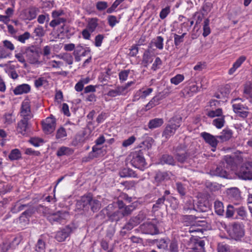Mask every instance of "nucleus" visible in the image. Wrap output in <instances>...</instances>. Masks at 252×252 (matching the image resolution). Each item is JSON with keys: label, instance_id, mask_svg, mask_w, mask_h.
<instances>
[{"label": "nucleus", "instance_id": "f257e3e1", "mask_svg": "<svg viewBox=\"0 0 252 252\" xmlns=\"http://www.w3.org/2000/svg\"><path fill=\"white\" fill-rule=\"evenodd\" d=\"M182 120V118L180 115H176L172 117L165 127L162 133V136L168 139L173 135L176 130L180 126Z\"/></svg>", "mask_w": 252, "mask_h": 252}, {"label": "nucleus", "instance_id": "f03ea898", "mask_svg": "<svg viewBox=\"0 0 252 252\" xmlns=\"http://www.w3.org/2000/svg\"><path fill=\"white\" fill-rule=\"evenodd\" d=\"M174 155L175 160L182 164L189 162L190 159V154L185 144H179L174 148Z\"/></svg>", "mask_w": 252, "mask_h": 252}, {"label": "nucleus", "instance_id": "7ed1b4c3", "mask_svg": "<svg viewBox=\"0 0 252 252\" xmlns=\"http://www.w3.org/2000/svg\"><path fill=\"white\" fill-rule=\"evenodd\" d=\"M79 203L82 206V209H87L90 206L93 212L98 211L101 207L100 202L96 199H93L91 195L83 196Z\"/></svg>", "mask_w": 252, "mask_h": 252}, {"label": "nucleus", "instance_id": "20e7f679", "mask_svg": "<svg viewBox=\"0 0 252 252\" xmlns=\"http://www.w3.org/2000/svg\"><path fill=\"white\" fill-rule=\"evenodd\" d=\"M236 175L239 179L244 180H252V162L244 163L237 172Z\"/></svg>", "mask_w": 252, "mask_h": 252}, {"label": "nucleus", "instance_id": "39448f33", "mask_svg": "<svg viewBox=\"0 0 252 252\" xmlns=\"http://www.w3.org/2000/svg\"><path fill=\"white\" fill-rule=\"evenodd\" d=\"M132 157L130 161L132 165L143 170L146 165V162L143 152L141 150L135 152L132 154Z\"/></svg>", "mask_w": 252, "mask_h": 252}, {"label": "nucleus", "instance_id": "423d86ee", "mask_svg": "<svg viewBox=\"0 0 252 252\" xmlns=\"http://www.w3.org/2000/svg\"><path fill=\"white\" fill-rule=\"evenodd\" d=\"M69 216L68 213L64 211H58L55 213L49 214L47 219L52 224L63 223Z\"/></svg>", "mask_w": 252, "mask_h": 252}, {"label": "nucleus", "instance_id": "0eeeda50", "mask_svg": "<svg viewBox=\"0 0 252 252\" xmlns=\"http://www.w3.org/2000/svg\"><path fill=\"white\" fill-rule=\"evenodd\" d=\"M229 233L232 239L240 240L245 235L244 226L239 223H234L232 225Z\"/></svg>", "mask_w": 252, "mask_h": 252}, {"label": "nucleus", "instance_id": "6e6552de", "mask_svg": "<svg viewBox=\"0 0 252 252\" xmlns=\"http://www.w3.org/2000/svg\"><path fill=\"white\" fill-rule=\"evenodd\" d=\"M24 53L26 55L28 61L31 64H34L38 62L39 54L38 48L34 46L26 47Z\"/></svg>", "mask_w": 252, "mask_h": 252}, {"label": "nucleus", "instance_id": "1a4fd4ad", "mask_svg": "<svg viewBox=\"0 0 252 252\" xmlns=\"http://www.w3.org/2000/svg\"><path fill=\"white\" fill-rule=\"evenodd\" d=\"M209 174L212 176H217L223 178H228V173L224 168V163L220 162L219 164L213 166Z\"/></svg>", "mask_w": 252, "mask_h": 252}, {"label": "nucleus", "instance_id": "9d476101", "mask_svg": "<svg viewBox=\"0 0 252 252\" xmlns=\"http://www.w3.org/2000/svg\"><path fill=\"white\" fill-rule=\"evenodd\" d=\"M113 208V205L112 204L108 205L106 208L107 211L106 214L110 221L117 222L124 218V217L121 210H116L114 212H112L111 210Z\"/></svg>", "mask_w": 252, "mask_h": 252}, {"label": "nucleus", "instance_id": "9b49d317", "mask_svg": "<svg viewBox=\"0 0 252 252\" xmlns=\"http://www.w3.org/2000/svg\"><path fill=\"white\" fill-rule=\"evenodd\" d=\"M239 99H235L232 100V107L234 112L237 114L239 116L242 118H246L248 115V107L238 102Z\"/></svg>", "mask_w": 252, "mask_h": 252}, {"label": "nucleus", "instance_id": "f8f14e48", "mask_svg": "<svg viewBox=\"0 0 252 252\" xmlns=\"http://www.w3.org/2000/svg\"><path fill=\"white\" fill-rule=\"evenodd\" d=\"M20 116L22 119L30 120L33 117L31 110L30 102L29 99H25L22 103Z\"/></svg>", "mask_w": 252, "mask_h": 252}, {"label": "nucleus", "instance_id": "ddd939ff", "mask_svg": "<svg viewBox=\"0 0 252 252\" xmlns=\"http://www.w3.org/2000/svg\"><path fill=\"white\" fill-rule=\"evenodd\" d=\"M56 125L55 118L48 117L42 123L43 130L47 134H51L55 130Z\"/></svg>", "mask_w": 252, "mask_h": 252}, {"label": "nucleus", "instance_id": "4468645a", "mask_svg": "<svg viewBox=\"0 0 252 252\" xmlns=\"http://www.w3.org/2000/svg\"><path fill=\"white\" fill-rule=\"evenodd\" d=\"M201 136L205 142L212 147V151L215 152L219 143V141L217 140V136H215L206 132H202Z\"/></svg>", "mask_w": 252, "mask_h": 252}, {"label": "nucleus", "instance_id": "2eb2a0df", "mask_svg": "<svg viewBox=\"0 0 252 252\" xmlns=\"http://www.w3.org/2000/svg\"><path fill=\"white\" fill-rule=\"evenodd\" d=\"M73 231L72 228L69 225L66 226L64 228L58 231L55 236V238L58 242L64 241Z\"/></svg>", "mask_w": 252, "mask_h": 252}, {"label": "nucleus", "instance_id": "dca6fc26", "mask_svg": "<svg viewBox=\"0 0 252 252\" xmlns=\"http://www.w3.org/2000/svg\"><path fill=\"white\" fill-rule=\"evenodd\" d=\"M29 120L22 119L17 123L16 130L18 133L23 135H27L29 131L31 125Z\"/></svg>", "mask_w": 252, "mask_h": 252}, {"label": "nucleus", "instance_id": "f3484780", "mask_svg": "<svg viewBox=\"0 0 252 252\" xmlns=\"http://www.w3.org/2000/svg\"><path fill=\"white\" fill-rule=\"evenodd\" d=\"M90 52L89 48L84 47L80 45H78L75 48L73 55L76 62H79L81 60V57H85Z\"/></svg>", "mask_w": 252, "mask_h": 252}, {"label": "nucleus", "instance_id": "a211bd4d", "mask_svg": "<svg viewBox=\"0 0 252 252\" xmlns=\"http://www.w3.org/2000/svg\"><path fill=\"white\" fill-rule=\"evenodd\" d=\"M200 90L199 87L196 85H192L189 86L185 87L182 91L181 93L185 97H190L194 94L197 93Z\"/></svg>", "mask_w": 252, "mask_h": 252}, {"label": "nucleus", "instance_id": "6ab92c4d", "mask_svg": "<svg viewBox=\"0 0 252 252\" xmlns=\"http://www.w3.org/2000/svg\"><path fill=\"white\" fill-rule=\"evenodd\" d=\"M170 179L169 174L167 172L158 171L154 177L155 183L158 186L162 182Z\"/></svg>", "mask_w": 252, "mask_h": 252}, {"label": "nucleus", "instance_id": "aec40b11", "mask_svg": "<svg viewBox=\"0 0 252 252\" xmlns=\"http://www.w3.org/2000/svg\"><path fill=\"white\" fill-rule=\"evenodd\" d=\"M151 48V46H149V49L144 53L143 55L141 64L145 67H147L148 65L152 63L153 61V56L150 49Z\"/></svg>", "mask_w": 252, "mask_h": 252}, {"label": "nucleus", "instance_id": "412c9836", "mask_svg": "<svg viewBox=\"0 0 252 252\" xmlns=\"http://www.w3.org/2000/svg\"><path fill=\"white\" fill-rule=\"evenodd\" d=\"M186 208L193 210L197 212H205L209 210L210 207L208 202L206 203L202 202H198L196 206L193 205L191 207H186Z\"/></svg>", "mask_w": 252, "mask_h": 252}, {"label": "nucleus", "instance_id": "4be33fe9", "mask_svg": "<svg viewBox=\"0 0 252 252\" xmlns=\"http://www.w3.org/2000/svg\"><path fill=\"white\" fill-rule=\"evenodd\" d=\"M146 230H144V233L151 235H156L159 233V230L156 224L149 222L145 224Z\"/></svg>", "mask_w": 252, "mask_h": 252}, {"label": "nucleus", "instance_id": "5701e85b", "mask_svg": "<svg viewBox=\"0 0 252 252\" xmlns=\"http://www.w3.org/2000/svg\"><path fill=\"white\" fill-rule=\"evenodd\" d=\"M31 90V87L27 84H23L17 86L13 92L15 94L18 95L23 94H27Z\"/></svg>", "mask_w": 252, "mask_h": 252}, {"label": "nucleus", "instance_id": "b1692460", "mask_svg": "<svg viewBox=\"0 0 252 252\" xmlns=\"http://www.w3.org/2000/svg\"><path fill=\"white\" fill-rule=\"evenodd\" d=\"M233 132L229 128L224 129L220 133V135L217 136V138L220 139L221 142L228 141L232 136Z\"/></svg>", "mask_w": 252, "mask_h": 252}, {"label": "nucleus", "instance_id": "393cba45", "mask_svg": "<svg viewBox=\"0 0 252 252\" xmlns=\"http://www.w3.org/2000/svg\"><path fill=\"white\" fill-rule=\"evenodd\" d=\"M160 162L162 164H166L172 166L176 165V160L173 157L168 154H164L160 159Z\"/></svg>", "mask_w": 252, "mask_h": 252}, {"label": "nucleus", "instance_id": "a878e982", "mask_svg": "<svg viewBox=\"0 0 252 252\" xmlns=\"http://www.w3.org/2000/svg\"><path fill=\"white\" fill-rule=\"evenodd\" d=\"M222 162L224 163V167L226 164V168H230L231 170L235 168L236 165L234 157L229 155L224 156L223 158V161Z\"/></svg>", "mask_w": 252, "mask_h": 252}, {"label": "nucleus", "instance_id": "bb28decb", "mask_svg": "<svg viewBox=\"0 0 252 252\" xmlns=\"http://www.w3.org/2000/svg\"><path fill=\"white\" fill-rule=\"evenodd\" d=\"M245 56H242L240 57L236 61L233 63V66L229 70L228 73L231 75L234 73L236 70L239 67L242 63L246 60Z\"/></svg>", "mask_w": 252, "mask_h": 252}, {"label": "nucleus", "instance_id": "cd10ccee", "mask_svg": "<svg viewBox=\"0 0 252 252\" xmlns=\"http://www.w3.org/2000/svg\"><path fill=\"white\" fill-rule=\"evenodd\" d=\"M153 91V89L148 88L145 90H140L136 92L134 96V100H138L140 98H145L149 95Z\"/></svg>", "mask_w": 252, "mask_h": 252}, {"label": "nucleus", "instance_id": "c85d7f7f", "mask_svg": "<svg viewBox=\"0 0 252 252\" xmlns=\"http://www.w3.org/2000/svg\"><path fill=\"white\" fill-rule=\"evenodd\" d=\"M119 175L123 178L136 177V174L132 169L125 168L119 172Z\"/></svg>", "mask_w": 252, "mask_h": 252}, {"label": "nucleus", "instance_id": "c756f323", "mask_svg": "<svg viewBox=\"0 0 252 252\" xmlns=\"http://www.w3.org/2000/svg\"><path fill=\"white\" fill-rule=\"evenodd\" d=\"M163 124L162 119L155 118L149 121L148 127L150 129H154L160 126Z\"/></svg>", "mask_w": 252, "mask_h": 252}, {"label": "nucleus", "instance_id": "7c9ffc66", "mask_svg": "<svg viewBox=\"0 0 252 252\" xmlns=\"http://www.w3.org/2000/svg\"><path fill=\"white\" fill-rule=\"evenodd\" d=\"M73 152L74 151L72 149L63 146L59 149L57 152V155L58 157H61L63 155H70L72 154Z\"/></svg>", "mask_w": 252, "mask_h": 252}, {"label": "nucleus", "instance_id": "2f4dec72", "mask_svg": "<svg viewBox=\"0 0 252 252\" xmlns=\"http://www.w3.org/2000/svg\"><path fill=\"white\" fill-rule=\"evenodd\" d=\"M228 194L230 197L235 200H239L241 198L240 191L239 189L236 188L229 189L228 190Z\"/></svg>", "mask_w": 252, "mask_h": 252}, {"label": "nucleus", "instance_id": "473e14b6", "mask_svg": "<svg viewBox=\"0 0 252 252\" xmlns=\"http://www.w3.org/2000/svg\"><path fill=\"white\" fill-rule=\"evenodd\" d=\"M155 243L156 244L157 247L159 249L167 250L168 249V245L169 240L167 239H161L160 240H155Z\"/></svg>", "mask_w": 252, "mask_h": 252}, {"label": "nucleus", "instance_id": "72a5a7b5", "mask_svg": "<svg viewBox=\"0 0 252 252\" xmlns=\"http://www.w3.org/2000/svg\"><path fill=\"white\" fill-rule=\"evenodd\" d=\"M35 212V209L33 207L30 206V207L27 209L26 211H25L19 217L20 220H25L23 219L24 218H26L27 219L31 217Z\"/></svg>", "mask_w": 252, "mask_h": 252}, {"label": "nucleus", "instance_id": "f704fd0d", "mask_svg": "<svg viewBox=\"0 0 252 252\" xmlns=\"http://www.w3.org/2000/svg\"><path fill=\"white\" fill-rule=\"evenodd\" d=\"M29 206V204H22L19 202H17L12 207L11 211L13 213H17Z\"/></svg>", "mask_w": 252, "mask_h": 252}, {"label": "nucleus", "instance_id": "c9c22d12", "mask_svg": "<svg viewBox=\"0 0 252 252\" xmlns=\"http://www.w3.org/2000/svg\"><path fill=\"white\" fill-rule=\"evenodd\" d=\"M123 88L120 86L117 87L115 90H110L107 94V95L110 97H115L118 95H124Z\"/></svg>", "mask_w": 252, "mask_h": 252}, {"label": "nucleus", "instance_id": "e433bc0d", "mask_svg": "<svg viewBox=\"0 0 252 252\" xmlns=\"http://www.w3.org/2000/svg\"><path fill=\"white\" fill-rule=\"evenodd\" d=\"M236 213L237 214V216H236V219H240L243 220L246 219L247 217V212L244 207H240L236 208Z\"/></svg>", "mask_w": 252, "mask_h": 252}, {"label": "nucleus", "instance_id": "4c0bfd02", "mask_svg": "<svg viewBox=\"0 0 252 252\" xmlns=\"http://www.w3.org/2000/svg\"><path fill=\"white\" fill-rule=\"evenodd\" d=\"M97 21L98 19L97 18H95L91 19L89 21L86 28L88 29L91 32H94L98 26Z\"/></svg>", "mask_w": 252, "mask_h": 252}, {"label": "nucleus", "instance_id": "58836bf2", "mask_svg": "<svg viewBox=\"0 0 252 252\" xmlns=\"http://www.w3.org/2000/svg\"><path fill=\"white\" fill-rule=\"evenodd\" d=\"M215 212L219 216H222L224 213L223 203L220 201H216L214 203Z\"/></svg>", "mask_w": 252, "mask_h": 252}, {"label": "nucleus", "instance_id": "ea45409f", "mask_svg": "<svg viewBox=\"0 0 252 252\" xmlns=\"http://www.w3.org/2000/svg\"><path fill=\"white\" fill-rule=\"evenodd\" d=\"M165 198L164 196H162L159 198L155 204L153 205L152 211L156 212L158 211L161 207L163 205Z\"/></svg>", "mask_w": 252, "mask_h": 252}, {"label": "nucleus", "instance_id": "a19ab883", "mask_svg": "<svg viewBox=\"0 0 252 252\" xmlns=\"http://www.w3.org/2000/svg\"><path fill=\"white\" fill-rule=\"evenodd\" d=\"M8 158L11 160H18L21 158V153L19 150L13 149L10 153Z\"/></svg>", "mask_w": 252, "mask_h": 252}, {"label": "nucleus", "instance_id": "79ce46f5", "mask_svg": "<svg viewBox=\"0 0 252 252\" xmlns=\"http://www.w3.org/2000/svg\"><path fill=\"white\" fill-rule=\"evenodd\" d=\"M36 252H45V243L41 239H39L35 246Z\"/></svg>", "mask_w": 252, "mask_h": 252}, {"label": "nucleus", "instance_id": "37998d69", "mask_svg": "<svg viewBox=\"0 0 252 252\" xmlns=\"http://www.w3.org/2000/svg\"><path fill=\"white\" fill-rule=\"evenodd\" d=\"M204 245L205 242L203 240H199L195 243V249L189 252H205Z\"/></svg>", "mask_w": 252, "mask_h": 252}, {"label": "nucleus", "instance_id": "c03bdc74", "mask_svg": "<svg viewBox=\"0 0 252 252\" xmlns=\"http://www.w3.org/2000/svg\"><path fill=\"white\" fill-rule=\"evenodd\" d=\"M66 21V19L64 18L59 17V18H55L54 20H52L49 25L53 28L56 27L61 24H64Z\"/></svg>", "mask_w": 252, "mask_h": 252}, {"label": "nucleus", "instance_id": "a18cd8bd", "mask_svg": "<svg viewBox=\"0 0 252 252\" xmlns=\"http://www.w3.org/2000/svg\"><path fill=\"white\" fill-rule=\"evenodd\" d=\"M244 93L252 98V82H248L244 85Z\"/></svg>", "mask_w": 252, "mask_h": 252}, {"label": "nucleus", "instance_id": "49530a36", "mask_svg": "<svg viewBox=\"0 0 252 252\" xmlns=\"http://www.w3.org/2000/svg\"><path fill=\"white\" fill-rule=\"evenodd\" d=\"M224 116L215 119L213 121V124L218 128L222 127L224 126Z\"/></svg>", "mask_w": 252, "mask_h": 252}, {"label": "nucleus", "instance_id": "de8ad7c7", "mask_svg": "<svg viewBox=\"0 0 252 252\" xmlns=\"http://www.w3.org/2000/svg\"><path fill=\"white\" fill-rule=\"evenodd\" d=\"M222 111L221 108H218L215 110L209 111L206 115L210 118H214L215 117H220L222 115Z\"/></svg>", "mask_w": 252, "mask_h": 252}, {"label": "nucleus", "instance_id": "09e8293b", "mask_svg": "<svg viewBox=\"0 0 252 252\" xmlns=\"http://www.w3.org/2000/svg\"><path fill=\"white\" fill-rule=\"evenodd\" d=\"M209 20L207 18L204 21L203 25V35L204 37H206L208 36L211 32L210 28L209 27Z\"/></svg>", "mask_w": 252, "mask_h": 252}, {"label": "nucleus", "instance_id": "8fccbe9b", "mask_svg": "<svg viewBox=\"0 0 252 252\" xmlns=\"http://www.w3.org/2000/svg\"><path fill=\"white\" fill-rule=\"evenodd\" d=\"M67 136L65 129L63 127H61L56 132V138L57 139H63Z\"/></svg>", "mask_w": 252, "mask_h": 252}, {"label": "nucleus", "instance_id": "3c124183", "mask_svg": "<svg viewBox=\"0 0 252 252\" xmlns=\"http://www.w3.org/2000/svg\"><path fill=\"white\" fill-rule=\"evenodd\" d=\"M134 209L135 207L133 205H126L122 210H121V211L124 217L130 215Z\"/></svg>", "mask_w": 252, "mask_h": 252}, {"label": "nucleus", "instance_id": "603ef678", "mask_svg": "<svg viewBox=\"0 0 252 252\" xmlns=\"http://www.w3.org/2000/svg\"><path fill=\"white\" fill-rule=\"evenodd\" d=\"M184 76L182 74H177L170 79V82L172 84L175 85H178L184 80Z\"/></svg>", "mask_w": 252, "mask_h": 252}, {"label": "nucleus", "instance_id": "864d4df0", "mask_svg": "<svg viewBox=\"0 0 252 252\" xmlns=\"http://www.w3.org/2000/svg\"><path fill=\"white\" fill-rule=\"evenodd\" d=\"M187 33H183L181 35H179L176 33L174 34V44L176 46H179L181 43L184 41V37L186 35Z\"/></svg>", "mask_w": 252, "mask_h": 252}, {"label": "nucleus", "instance_id": "5fc2aeb1", "mask_svg": "<svg viewBox=\"0 0 252 252\" xmlns=\"http://www.w3.org/2000/svg\"><path fill=\"white\" fill-rule=\"evenodd\" d=\"M168 250L170 252H178V244L177 240H172L169 244V247Z\"/></svg>", "mask_w": 252, "mask_h": 252}, {"label": "nucleus", "instance_id": "6e6d98bb", "mask_svg": "<svg viewBox=\"0 0 252 252\" xmlns=\"http://www.w3.org/2000/svg\"><path fill=\"white\" fill-rule=\"evenodd\" d=\"M4 123L6 125H10L12 124L15 120L13 118L12 115L10 113H6L3 116Z\"/></svg>", "mask_w": 252, "mask_h": 252}, {"label": "nucleus", "instance_id": "4d7b16f0", "mask_svg": "<svg viewBox=\"0 0 252 252\" xmlns=\"http://www.w3.org/2000/svg\"><path fill=\"white\" fill-rule=\"evenodd\" d=\"M27 14V18L29 20H31L34 19L37 15L36 8L34 7L30 8L28 10Z\"/></svg>", "mask_w": 252, "mask_h": 252}, {"label": "nucleus", "instance_id": "13d9d810", "mask_svg": "<svg viewBox=\"0 0 252 252\" xmlns=\"http://www.w3.org/2000/svg\"><path fill=\"white\" fill-rule=\"evenodd\" d=\"M163 38L160 36H158L154 42V44L158 49L162 50L163 48Z\"/></svg>", "mask_w": 252, "mask_h": 252}, {"label": "nucleus", "instance_id": "bf43d9fd", "mask_svg": "<svg viewBox=\"0 0 252 252\" xmlns=\"http://www.w3.org/2000/svg\"><path fill=\"white\" fill-rule=\"evenodd\" d=\"M176 187L178 192L181 196H184L186 194V188L183 184L180 182H177Z\"/></svg>", "mask_w": 252, "mask_h": 252}, {"label": "nucleus", "instance_id": "052dcab7", "mask_svg": "<svg viewBox=\"0 0 252 252\" xmlns=\"http://www.w3.org/2000/svg\"><path fill=\"white\" fill-rule=\"evenodd\" d=\"M107 20L109 25L111 27H114L116 24L119 22L117 17L114 15H109L107 17Z\"/></svg>", "mask_w": 252, "mask_h": 252}, {"label": "nucleus", "instance_id": "680f3d73", "mask_svg": "<svg viewBox=\"0 0 252 252\" xmlns=\"http://www.w3.org/2000/svg\"><path fill=\"white\" fill-rule=\"evenodd\" d=\"M218 252H230L229 246L228 245L219 243L218 246Z\"/></svg>", "mask_w": 252, "mask_h": 252}, {"label": "nucleus", "instance_id": "e2e57ef3", "mask_svg": "<svg viewBox=\"0 0 252 252\" xmlns=\"http://www.w3.org/2000/svg\"><path fill=\"white\" fill-rule=\"evenodd\" d=\"M62 59L66 62L68 64H72L73 58L70 53H64L63 55Z\"/></svg>", "mask_w": 252, "mask_h": 252}, {"label": "nucleus", "instance_id": "0e129e2a", "mask_svg": "<svg viewBox=\"0 0 252 252\" xmlns=\"http://www.w3.org/2000/svg\"><path fill=\"white\" fill-rule=\"evenodd\" d=\"M235 212L236 213V208H234L232 205L229 204L227 207L226 217L227 218L232 217Z\"/></svg>", "mask_w": 252, "mask_h": 252}, {"label": "nucleus", "instance_id": "69168bd1", "mask_svg": "<svg viewBox=\"0 0 252 252\" xmlns=\"http://www.w3.org/2000/svg\"><path fill=\"white\" fill-rule=\"evenodd\" d=\"M30 33L26 32L23 34L18 36L17 38V40L21 43H25L26 40L28 39L30 37Z\"/></svg>", "mask_w": 252, "mask_h": 252}, {"label": "nucleus", "instance_id": "338daca9", "mask_svg": "<svg viewBox=\"0 0 252 252\" xmlns=\"http://www.w3.org/2000/svg\"><path fill=\"white\" fill-rule=\"evenodd\" d=\"M170 9L169 6H166L164 8H163L159 13V17L160 19H165L168 14L170 13Z\"/></svg>", "mask_w": 252, "mask_h": 252}, {"label": "nucleus", "instance_id": "774afa93", "mask_svg": "<svg viewBox=\"0 0 252 252\" xmlns=\"http://www.w3.org/2000/svg\"><path fill=\"white\" fill-rule=\"evenodd\" d=\"M108 6L107 2L106 1H98L96 4V7L99 11L105 9Z\"/></svg>", "mask_w": 252, "mask_h": 252}]
</instances>
